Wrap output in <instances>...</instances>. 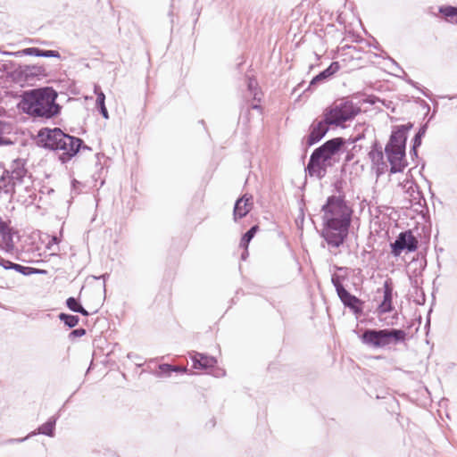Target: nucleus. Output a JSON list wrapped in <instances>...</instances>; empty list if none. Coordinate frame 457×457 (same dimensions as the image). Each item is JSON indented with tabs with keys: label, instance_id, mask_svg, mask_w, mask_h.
Masks as SVG:
<instances>
[{
	"label": "nucleus",
	"instance_id": "obj_4",
	"mask_svg": "<svg viewBox=\"0 0 457 457\" xmlns=\"http://www.w3.org/2000/svg\"><path fill=\"white\" fill-rule=\"evenodd\" d=\"M344 144L345 140L342 137H336L328 140L316 148L312 154L307 165L309 174L320 179L325 177L327 167L331 165L332 157L339 152Z\"/></svg>",
	"mask_w": 457,
	"mask_h": 457
},
{
	"label": "nucleus",
	"instance_id": "obj_35",
	"mask_svg": "<svg viewBox=\"0 0 457 457\" xmlns=\"http://www.w3.org/2000/svg\"><path fill=\"white\" fill-rule=\"evenodd\" d=\"M389 61L391 62L392 66L395 68V71L405 74L404 71L398 65V63L394 59L390 58Z\"/></svg>",
	"mask_w": 457,
	"mask_h": 457
},
{
	"label": "nucleus",
	"instance_id": "obj_3",
	"mask_svg": "<svg viewBox=\"0 0 457 457\" xmlns=\"http://www.w3.org/2000/svg\"><path fill=\"white\" fill-rule=\"evenodd\" d=\"M412 128L411 123L400 125L395 128L390 136L389 141L385 147L387 161L390 163V172H401L407 166L405 159V145L407 132Z\"/></svg>",
	"mask_w": 457,
	"mask_h": 457
},
{
	"label": "nucleus",
	"instance_id": "obj_7",
	"mask_svg": "<svg viewBox=\"0 0 457 457\" xmlns=\"http://www.w3.org/2000/svg\"><path fill=\"white\" fill-rule=\"evenodd\" d=\"M10 220H4L0 216V248L8 253H13L16 250V243L19 235L9 225Z\"/></svg>",
	"mask_w": 457,
	"mask_h": 457
},
{
	"label": "nucleus",
	"instance_id": "obj_19",
	"mask_svg": "<svg viewBox=\"0 0 457 457\" xmlns=\"http://www.w3.org/2000/svg\"><path fill=\"white\" fill-rule=\"evenodd\" d=\"M340 69V64L337 62H333L331 64L325 69L323 71L320 72L317 76H315L312 81L311 86L316 85L325 79H328L336 72H337Z\"/></svg>",
	"mask_w": 457,
	"mask_h": 457
},
{
	"label": "nucleus",
	"instance_id": "obj_27",
	"mask_svg": "<svg viewBox=\"0 0 457 457\" xmlns=\"http://www.w3.org/2000/svg\"><path fill=\"white\" fill-rule=\"evenodd\" d=\"M59 319L69 328H74L78 325L79 319L78 316L61 313Z\"/></svg>",
	"mask_w": 457,
	"mask_h": 457
},
{
	"label": "nucleus",
	"instance_id": "obj_6",
	"mask_svg": "<svg viewBox=\"0 0 457 457\" xmlns=\"http://www.w3.org/2000/svg\"><path fill=\"white\" fill-rule=\"evenodd\" d=\"M358 112L359 109L353 103L342 102L327 109L324 112V120L328 125L341 126L345 121L353 119Z\"/></svg>",
	"mask_w": 457,
	"mask_h": 457
},
{
	"label": "nucleus",
	"instance_id": "obj_5",
	"mask_svg": "<svg viewBox=\"0 0 457 457\" xmlns=\"http://www.w3.org/2000/svg\"><path fill=\"white\" fill-rule=\"evenodd\" d=\"M406 337V332L402 329H366L361 337L363 344L379 348L391 344L403 342Z\"/></svg>",
	"mask_w": 457,
	"mask_h": 457
},
{
	"label": "nucleus",
	"instance_id": "obj_22",
	"mask_svg": "<svg viewBox=\"0 0 457 457\" xmlns=\"http://www.w3.org/2000/svg\"><path fill=\"white\" fill-rule=\"evenodd\" d=\"M56 418L51 417L46 423L38 428V433L48 436H54Z\"/></svg>",
	"mask_w": 457,
	"mask_h": 457
},
{
	"label": "nucleus",
	"instance_id": "obj_11",
	"mask_svg": "<svg viewBox=\"0 0 457 457\" xmlns=\"http://www.w3.org/2000/svg\"><path fill=\"white\" fill-rule=\"evenodd\" d=\"M328 124L325 120H315L310 127V134L307 137V144L312 145L319 142L328 132Z\"/></svg>",
	"mask_w": 457,
	"mask_h": 457
},
{
	"label": "nucleus",
	"instance_id": "obj_8",
	"mask_svg": "<svg viewBox=\"0 0 457 457\" xmlns=\"http://www.w3.org/2000/svg\"><path fill=\"white\" fill-rule=\"evenodd\" d=\"M392 254L399 256L403 250L414 252L418 248V240L411 230L401 232L395 241L391 244Z\"/></svg>",
	"mask_w": 457,
	"mask_h": 457
},
{
	"label": "nucleus",
	"instance_id": "obj_20",
	"mask_svg": "<svg viewBox=\"0 0 457 457\" xmlns=\"http://www.w3.org/2000/svg\"><path fill=\"white\" fill-rule=\"evenodd\" d=\"M369 158L373 165L377 166L378 170H384L386 163L384 162V154L381 147L374 145L369 153Z\"/></svg>",
	"mask_w": 457,
	"mask_h": 457
},
{
	"label": "nucleus",
	"instance_id": "obj_41",
	"mask_svg": "<svg viewBox=\"0 0 457 457\" xmlns=\"http://www.w3.org/2000/svg\"><path fill=\"white\" fill-rule=\"evenodd\" d=\"M27 437L24 438H19V439H12L9 442H23Z\"/></svg>",
	"mask_w": 457,
	"mask_h": 457
},
{
	"label": "nucleus",
	"instance_id": "obj_2",
	"mask_svg": "<svg viewBox=\"0 0 457 457\" xmlns=\"http://www.w3.org/2000/svg\"><path fill=\"white\" fill-rule=\"evenodd\" d=\"M58 95L52 87H41L25 91L21 102L24 112L34 118L51 119L61 111L56 104Z\"/></svg>",
	"mask_w": 457,
	"mask_h": 457
},
{
	"label": "nucleus",
	"instance_id": "obj_40",
	"mask_svg": "<svg viewBox=\"0 0 457 457\" xmlns=\"http://www.w3.org/2000/svg\"><path fill=\"white\" fill-rule=\"evenodd\" d=\"M248 255L247 248L245 249V252L242 253L241 258L242 260H245Z\"/></svg>",
	"mask_w": 457,
	"mask_h": 457
},
{
	"label": "nucleus",
	"instance_id": "obj_18",
	"mask_svg": "<svg viewBox=\"0 0 457 457\" xmlns=\"http://www.w3.org/2000/svg\"><path fill=\"white\" fill-rule=\"evenodd\" d=\"M9 173V170H4L3 175L0 177V195L4 194L12 197L17 185L11 179Z\"/></svg>",
	"mask_w": 457,
	"mask_h": 457
},
{
	"label": "nucleus",
	"instance_id": "obj_30",
	"mask_svg": "<svg viewBox=\"0 0 457 457\" xmlns=\"http://www.w3.org/2000/svg\"><path fill=\"white\" fill-rule=\"evenodd\" d=\"M13 270L25 275V276H30L32 274H35L36 271L34 270V268L32 267H26L20 264H16L13 266Z\"/></svg>",
	"mask_w": 457,
	"mask_h": 457
},
{
	"label": "nucleus",
	"instance_id": "obj_31",
	"mask_svg": "<svg viewBox=\"0 0 457 457\" xmlns=\"http://www.w3.org/2000/svg\"><path fill=\"white\" fill-rule=\"evenodd\" d=\"M40 50L39 48H37V47H29V48H25L23 49L21 52H17L15 53L14 54H23L25 55H33V56H37L39 57L40 55Z\"/></svg>",
	"mask_w": 457,
	"mask_h": 457
},
{
	"label": "nucleus",
	"instance_id": "obj_25",
	"mask_svg": "<svg viewBox=\"0 0 457 457\" xmlns=\"http://www.w3.org/2000/svg\"><path fill=\"white\" fill-rule=\"evenodd\" d=\"M66 305L67 307L74 312H79L84 316H87L88 315V312L87 310H85L81 305L80 303H79V301L74 298V297H69L67 300H66Z\"/></svg>",
	"mask_w": 457,
	"mask_h": 457
},
{
	"label": "nucleus",
	"instance_id": "obj_13",
	"mask_svg": "<svg viewBox=\"0 0 457 457\" xmlns=\"http://www.w3.org/2000/svg\"><path fill=\"white\" fill-rule=\"evenodd\" d=\"M339 299L345 307L351 309L354 314H360L362 312L361 307V301L355 295L350 294L345 288L337 293Z\"/></svg>",
	"mask_w": 457,
	"mask_h": 457
},
{
	"label": "nucleus",
	"instance_id": "obj_33",
	"mask_svg": "<svg viewBox=\"0 0 457 457\" xmlns=\"http://www.w3.org/2000/svg\"><path fill=\"white\" fill-rule=\"evenodd\" d=\"M85 334H86V330L84 328H77V329L72 330L70 333L69 337L70 338L80 337L84 336Z\"/></svg>",
	"mask_w": 457,
	"mask_h": 457
},
{
	"label": "nucleus",
	"instance_id": "obj_14",
	"mask_svg": "<svg viewBox=\"0 0 457 457\" xmlns=\"http://www.w3.org/2000/svg\"><path fill=\"white\" fill-rule=\"evenodd\" d=\"M191 360L193 368L197 370H207L217 363L216 358L196 352L192 354Z\"/></svg>",
	"mask_w": 457,
	"mask_h": 457
},
{
	"label": "nucleus",
	"instance_id": "obj_15",
	"mask_svg": "<svg viewBox=\"0 0 457 457\" xmlns=\"http://www.w3.org/2000/svg\"><path fill=\"white\" fill-rule=\"evenodd\" d=\"M252 200L253 197L251 195H244L236 202L234 207V219L236 220L245 217L251 211L253 206Z\"/></svg>",
	"mask_w": 457,
	"mask_h": 457
},
{
	"label": "nucleus",
	"instance_id": "obj_10",
	"mask_svg": "<svg viewBox=\"0 0 457 457\" xmlns=\"http://www.w3.org/2000/svg\"><path fill=\"white\" fill-rule=\"evenodd\" d=\"M63 133L60 129L54 128L53 129H45L40 130L38 137L44 146L52 150H58L59 145L62 139Z\"/></svg>",
	"mask_w": 457,
	"mask_h": 457
},
{
	"label": "nucleus",
	"instance_id": "obj_28",
	"mask_svg": "<svg viewBox=\"0 0 457 457\" xmlns=\"http://www.w3.org/2000/svg\"><path fill=\"white\" fill-rule=\"evenodd\" d=\"M258 230V226H253L242 237L241 239V242H240V246L244 247L245 249H246L248 247V245L250 243V241L253 239V237H254L255 233L257 232Z\"/></svg>",
	"mask_w": 457,
	"mask_h": 457
},
{
	"label": "nucleus",
	"instance_id": "obj_42",
	"mask_svg": "<svg viewBox=\"0 0 457 457\" xmlns=\"http://www.w3.org/2000/svg\"><path fill=\"white\" fill-rule=\"evenodd\" d=\"M337 270H340V271H343V270L345 271L347 270L346 268H344V267H337Z\"/></svg>",
	"mask_w": 457,
	"mask_h": 457
},
{
	"label": "nucleus",
	"instance_id": "obj_34",
	"mask_svg": "<svg viewBox=\"0 0 457 457\" xmlns=\"http://www.w3.org/2000/svg\"><path fill=\"white\" fill-rule=\"evenodd\" d=\"M17 263H13L10 261H7V260H4L3 258L0 257V265L2 267H4L5 270H13V266L16 265Z\"/></svg>",
	"mask_w": 457,
	"mask_h": 457
},
{
	"label": "nucleus",
	"instance_id": "obj_16",
	"mask_svg": "<svg viewBox=\"0 0 457 457\" xmlns=\"http://www.w3.org/2000/svg\"><path fill=\"white\" fill-rule=\"evenodd\" d=\"M8 170L10 171L9 176L16 183L17 186L22 183L27 174V170L24 168L22 161L19 159L14 160L12 162Z\"/></svg>",
	"mask_w": 457,
	"mask_h": 457
},
{
	"label": "nucleus",
	"instance_id": "obj_36",
	"mask_svg": "<svg viewBox=\"0 0 457 457\" xmlns=\"http://www.w3.org/2000/svg\"><path fill=\"white\" fill-rule=\"evenodd\" d=\"M226 374L225 370L220 368H217L213 372L212 375L216 378L224 377Z\"/></svg>",
	"mask_w": 457,
	"mask_h": 457
},
{
	"label": "nucleus",
	"instance_id": "obj_29",
	"mask_svg": "<svg viewBox=\"0 0 457 457\" xmlns=\"http://www.w3.org/2000/svg\"><path fill=\"white\" fill-rule=\"evenodd\" d=\"M346 275H340L337 273H334L331 276V282L336 288L337 293L340 292L342 289H345L343 286V282L345 279Z\"/></svg>",
	"mask_w": 457,
	"mask_h": 457
},
{
	"label": "nucleus",
	"instance_id": "obj_21",
	"mask_svg": "<svg viewBox=\"0 0 457 457\" xmlns=\"http://www.w3.org/2000/svg\"><path fill=\"white\" fill-rule=\"evenodd\" d=\"M23 73L27 78L46 76V69L41 65L26 66L23 70Z\"/></svg>",
	"mask_w": 457,
	"mask_h": 457
},
{
	"label": "nucleus",
	"instance_id": "obj_1",
	"mask_svg": "<svg viewBox=\"0 0 457 457\" xmlns=\"http://www.w3.org/2000/svg\"><path fill=\"white\" fill-rule=\"evenodd\" d=\"M321 237L332 247H339L345 242L351 225L353 210L344 197L331 195L321 208Z\"/></svg>",
	"mask_w": 457,
	"mask_h": 457
},
{
	"label": "nucleus",
	"instance_id": "obj_26",
	"mask_svg": "<svg viewBox=\"0 0 457 457\" xmlns=\"http://www.w3.org/2000/svg\"><path fill=\"white\" fill-rule=\"evenodd\" d=\"M427 129V124L422 125L413 138V145L411 150V153L413 154L414 155H417V148L421 145V139L425 136Z\"/></svg>",
	"mask_w": 457,
	"mask_h": 457
},
{
	"label": "nucleus",
	"instance_id": "obj_23",
	"mask_svg": "<svg viewBox=\"0 0 457 457\" xmlns=\"http://www.w3.org/2000/svg\"><path fill=\"white\" fill-rule=\"evenodd\" d=\"M159 373L157 376H170L171 372H186V368H180L179 366H172L170 364L163 363L159 366Z\"/></svg>",
	"mask_w": 457,
	"mask_h": 457
},
{
	"label": "nucleus",
	"instance_id": "obj_24",
	"mask_svg": "<svg viewBox=\"0 0 457 457\" xmlns=\"http://www.w3.org/2000/svg\"><path fill=\"white\" fill-rule=\"evenodd\" d=\"M95 92L97 96L96 106L99 108V111H100L101 114L103 115V117L104 119H108L109 114H108V111H107V109L105 107V104H104L105 96L102 91L97 92V87H95Z\"/></svg>",
	"mask_w": 457,
	"mask_h": 457
},
{
	"label": "nucleus",
	"instance_id": "obj_43",
	"mask_svg": "<svg viewBox=\"0 0 457 457\" xmlns=\"http://www.w3.org/2000/svg\"><path fill=\"white\" fill-rule=\"evenodd\" d=\"M407 82H408L409 84H411V85L414 86V82H413L411 79H407Z\"/></svg>",
	"mask_w": 457,
	"mask_h": 457
},
{
	"label": "nucleus",
	"instance_id": "obj_44",
	"mask_svg": "<svg viewBox=\"0 0 457 457\" xmlns=\"http://www.w3.org/2000/svg\"><path fill=\"white\" fill-rule=\"evenodd\" d=\"M54 243H57V238L55 237H53Z\"/></svg>",
	"mask_w": 457,
	"mask_h": 457
},
{
	"label": "nucleus",
	"instance_id": "obj_12",
	"mask_svg": "<svg viewBox=\"0 0 457 457\" xmlns=\"http://www.w3.org/2000/svg\"><path fill=\"white\" fill-rule=\"evenodd\" d=\"M399 186L407 195L410 203L420 204L422 195L419 190L418 186L411 179L406 178L402 182H400Z\"/></svg>",
	"mask_w": 457,
	"mask_h": 457
},
{
	"label": "nucleus",
	"instance_id": "obj_17",
	"mask_svg": "<svg viewBox=\"0 0 457 457\" xmlns=\"http://www.w3.org/2000/svg\"><path fill=\"white\" fill-rule=\"evenodd\" d=\"M393 287L389 281L384 283V297L382 303L378 306L380 313L390 312L393 310Z\"/></svg>",
	"mask_w": 457,
	"mask_h": 457
},
{
	"label": "nucleus",
	"instance_id": "obj_38",
	"mask_svg": "<svg viewBox=\"0 0 457 457\" xmlns=\"http://www.w3.org/2000/svg\"><path fill=\"white\" fill-rule=\"evenodd\" d=\"M109 277V274L108 273H105V274H103L101 275L98 278H103L104 279V287L105 288V280L106 278Z\"/></svg>",
	"mask_w": 457,
	"mask_h": 457
},
{
	"label": "nucleus",
	"instance_id": "obj_32",
	"mask_svg": "<svg viewBox=\"0 0 457 457\" xmlns=\"http://www.w3.org/2000/svg\"><path fill=\"white\" fill-rule=\"evenodd\" d=\"M60 54L58 51L54 50H40V55L39 57H54V58H60Z\"/></svg>",
	"mask_w": 457,
	"mask_h": 457
},
{
	"label": "nucleus",
	"instance_id": "obj_39",
	"mask_svg": "<svg viewBox=\"0 0 457 457\" xmlns=\"http://www.w3.org/2000/svg\"><path fill=\"white\" fill-rule=\"evenodd\" d=\"M34 270L36 271L35 274H46V270H39V269L34 268Z\"/></svg>",
	"mask_w": 457,
	"mask_h": 457
},
{
	"label": "nucleus",
	"instance_id": "obj_9",
	"mask_svg": "<svg viewBox=\"0 0 457 457\" xmlns=\"http://www.w3.org/2000/svg\"><path fill=\"white\" fill-rule=\"evenodd\" d=\"M82 143L80 138L64 134L58 147V150L62 151L59 157L62 162L70 161L79 152Z\"/></svg>",
	"mask_w": 457,
	"mask_h": 457
},
{
	"label": "nucleus",
	"instance_id": "obj_37",
	"mask_svg": "<svg viewBox=\"0 0 457 457\" xmlns=\"http://www.w3.org/2000/svg\"><path fill=\"white\" fill-rule=\"evenodd\" d=\"M257 86V82L253 79H249V81H248V89L253 92V90Z\"/></svg>",
	"mask_w": 457,
	"mask_h": 457
}]
</instances>
